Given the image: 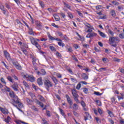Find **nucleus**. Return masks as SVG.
<instances>
[{"instance_id": "nucleus-1", "label": "nucleus", "mask_w": 124, "mask_h": 124, "mask_svg": "<svg viewBox=\"0 0 124 124\" xmlns=\"http://www.w3.org/2000/svg\"><path fill=\"white\" fill-rule=\"evenodd\" d=\"M9 95L10 97L13 98L12 99L13 101L11 103V104H12V103H14V104H18V106L20 108H24L23 104L20 102V99H19L18 96L15 95L14 92H10Z\"/></svg>"}, {"instance_id": "nucleus-2", "label": "nucleus", "mask_w": 124, "mask_h": 124, "mask_svg": "<svg viewBox=\"0 0 124 124\" xmlns=\"http://www.w3.org/2000/svg\"><path fill=\"white\" fill-rule=\"evenodd\" d=\"M120 41L119 38L110 37L109 39V43L113 47H117V42Z\"/></svg>"}, {"instance_id": "nucleus-3", "label": "nucleus", "mask_w": 124, "mask_h": 124, "mask_svg": "<svg viewBox=\"0 0 124 124\" xmlns=\"http://www.w3.org/2000/svg\"><path fill=\"white\" fill-rule=\"evenodd\" d=\"M45 88L46 89V91L49 92L50 87H53V83L49 79H45L44 82Z\"/></svg>"}, {"instance_id": "nucleus-4", "label": "nucleus", "mask_w": 124, "mask_h": 124, "mask_svg": "<svg viewBox=\"0 0 124 124\" xmlns=\"http://www.w3.org/2000/svg\"><path fill=\"white\" fill-rule=\"evenodd\" d=\"M72 93L74 96V100H75L77 103H80V101L78 99L79 98V95H78V93H77V92H76L75 89L72 90Z\"/></svg>"}, {"instance_id": "nucleus-5", "label": "nucleus", "mask_w": 124, "mask_h": 124, "mask_svg": "<svg viewBox=\"0 0 124 124\" xmlns=\"http://www.w3.org/2000/svg\"><path fill=\"white\" fill-rule=\"evenodd\" d=\"M30 40H31V44L35 46V47H36V48H37L38 50H40V48H41L40 46V45H39L38 44V43L36 42V41L35 40V39H34V38H31Z\"/></svg>"}, {"instance_id": "nucleus-6", "label": "nucleus", "mask_w": 124, "mask_h": 124, "mask_svg": "<svg viewBox=\"0 0 124 124\" xmlns=\"http://www.w3.org/2000/svg\"><path fill=\"white\" fill-rule=\"evenodd\" d=\"M24 79H28V81L30 82H34L35 81V78L32 75H25L23 76Z\"/></svg>"}, {"instance_id": "nucleus-7", "label": "nucleus", "mask_w": 124, "mask_h": 124, "mask_svg": "<svg viewBox=\"0 0 124 124\" xmlns=\"http://www.w3.org/2000/svg\"><path fill=\"white\" fill-rule=\"evenodd\" d=\"M12 88L14 91L15 92H18L19 91V86H18V83L17 82H15L12 86Z\"/></svg>"}, {"instance_id": "nucleus-8", "label": "nucleus", "mask_w": 124, "mask_h": 124, "mask_svg": "<svg viewBox=\"0 0 124 124\" xmlns=\"http://www.w3.org/2000/svg\"><path fill=\"white\" fill-rule=\"evenodd\" d=\"M4 55L6 59H7V61H11V57H10V55L7 51L5 50L4 51Z\"/></svg>"}, {"instance_id": "nucleus-9", "label": "nucleus", "mask_w": 124, "mask_h": 124, "mask_svg": "<svg viewBox=\"0 0 124 124\" xmlns=\"http://www.w3.org/2000/svg\"><path fill=\"white\" fill-rule=\"evenodd\" d=\"M96 35H97V34L95 32H90L87 35L86 37L88 38H92V37H94V36H96Z\"/></svg>"}, {"instance_id": "nucleus-10", "label": "nucleus", "mask_w": 124, "mask_h": 124, "mask_svg": "<svg viewBox=\"0 0 124 124\" xmlns=\"http://www.w3.org/2000/svg\"><path fill=\"white\" fill-rule=\"evenodd\" d=\"M35 25L38 28H39V29H40V30H41V28H42V24L40 21L36 20L35 21Z\"/></svg>"}, {"instance_id": "nucleus-11", "label": "nucleus", "mask_w": 124, "mask_h": 124, "mask_svg": "<svg viewBox=\"0 0 124 124\" xmlns=\"http://www.w3.org/2000/svg\"><path fill=\"white\" fill-rule=\"evenodd\" d=\"M37 83L39 86H42L43 85V82H42V78H40L37 79Z\"/></svg>"}, {"instance_id": "nucleus-12", "label": "nucleus", "mask_w": 124, "mask_h": 124, "mask_svg": "<svg viewBox=\"0 0 124 124\" xmlns=\"http://www.w3.org/2000/svg\"><path fill=\"white\" fill-rule=\"evenodd\" d=\"M12 105H13V106H14L15 107H16L19 111H20V112H22L23 113V110L22 109H21L23 108L19 107V105H16V104H14V103H12Z\"/></svg>"}, {"instance_id": "nucleus-13", "label": "nucleus", "mask_w": 124, "mask_h": 124, "mask_svg": "<svg viewBox=\"0 0 124 124\" xmlns=\"http://www.w3.org/2000/svg\"><path fill=\"white\" fill-rule=\"evenodd\" d=\"M0 111L3 113V114H8V110L6 109H4L1 107H0Z\"/></svg>"}, {"instance_id": "nucleus-14", "label": "nucleus", "mask_w": 124, "mask_h": 124, "mask_svg": "<svg viewBox=\"0 0 124 124\" xmlns=\"http://www.w3.org/2000/svg\"><path fill=\"white\" fill-rule=\"evenodd\" d=\"M82 78L83 80H88V79H89V77L86 73H83L82 75Z\"/></svg>"}, {"instance_id": "nucleus-15", "label": "nucleus", "mask_w": 124, "mask_h": 124, "mask_svg": "<svg viewBox=\"0 0 124 124\" xmlns=\"http://www.w3.org/2000/svg\"><path fill=\"white\" fill-rule=\"evenodd\" d=\"M30 58L31 59H32V62L33 64H34V63H35V62H36V59H35V57L32 56V55L31 54V56Z\"/></svg>"}, {"instance_id": "nucleus-16", "label": "nucleus", "mask_w": 124, "mask_h": 124, "mask_svg": "<svg viewBox=\"0 0 124 124\" xmlns=\"http://www.w3.org/2000/svg\"><path fill=\"white\" fill-rule=\"evenodd\" d=\"M98 32H99L100 36H101L102 37H103V38H105V37H106V35L105 34V33L100 31H98Z\"/></svg>"}, {"instance_id": "nucleus-17", "label": "nucleus", "mask_w": 124, "mask_h": 124, "mask_svg": "<svg viewBox=\"0 0 124 124\" xmlns=\"http://www.w3.org/2000/svg\"><path fill=\"white\" fill-rule=\"evenodd\" d=\"M51 79L52 81H53L54 84H55V85H57V84L58 83V79H57V78H56V77H51Z\"/></svg>"}, {"instance_id": "nucleus-18", "label": "nucleus", "mask_w": 124, "mask_h": 124, "mask_svg": "<svg viewBox=\"0 0 124 124\" xmlns=\"http://www.w3.org/2000/svg\"><path fill=\"white\" fill-rule=\"evenodd\" d=\"M53 16L55 19L56 21H59L60 20V16H58V15H54Z\"/></svg>"}, {"instance_id": "nucleus-19", "label": "nucleus", "mask_w": 124, "mask_h": 124, "mask_svg": "<svg viewBox=\"0 0 124 124\" xmlns=\"http://www.w3.org/2000/svg\"><path fill=\"white\" fill-rule=\"evenodd\" d=\"M84 25L86 26V27H88V29H93V27L91 26V24L89 23L86 22L84 23Z\"/></svg>"}, {"instance_id": "nucleus-20", "label": "nucleus", "mask_w": 124, "mask_h": 124, "mask_svg": "<svg viewBox=\"0 0 124 124\" xmlns=\"http://www.w3.org/2000/svg\"><path fill=\"white\" fill-rule=\"evenodd\" d=\"M10 120H11V118L10 117L8 116L7 118H5L4 121L5 123H7V124H9V122H10Z\"/></svg>"}, {"instance_id": "nucleus-21", "label": "nucleus", "mask_w": 124, "mask_h": 124, "mask_svg": "<svg viewBox=\"0 0 124 124\" xmlns=\"http://www.w3.org/2000/svg\"><path fill=\"white\" fill-rule=\"evenodd\" d=\"M59 110L60 111V113H61V115H62V116H63V117L65 118V117H66V115H65L64 114V112H63V110H62V109L61 108H59Z\"/></svg>"}, {"instance_id": "nucleus-22", "label": "nucleus", "mask_w": 124, "mask_h": 124, "mask_svg": "<svg viewBox=\"0 0 124 124\" xmlns=\"http://www.w3.org/2000/svg\"><path fill=\"white\" fill-rule=\"evenodd\" d=\"M110 14H111V16H112V17H115V16H116V12L115 11V10H112L110 12Z\"/></svg>"}, {"instance_id": "nucleus-23", "label": "nucleus", "mask_w": 124, "mask_h": 124, "mask_svg": "<svg viewBox=\"0 0 124 124\" xmlns=\"http://www.w3.org/2000/svg\"><path fill=\"white\" fill-rule=\"evenodd\" d=\"M111 3H112V4H113V5H120V3H119V2H118L116 0L112 1Z\"/></svg>"}, {"instance_id": "nucleus-24", "label": "nucleus", "mask_w": 124, "mask_h": 124, "mask_svg": "<svg viewBox=\"0 0 124 124\" xmlns=\"http://www.w3.org/2000/svg\"><path fill=\"white\" fill-rule=\"evenodd\" d=\"M16 69H18V70H22V66H21V65L19 64H18L16 65Z\"/></svg>"}, {"instance_id": "nucleus-25", "label": "nucleus", "mask_w": 124, "mask_h": 124, "mask_svg": "<svg viewBox=\"0 0 124 124\" xmlns=\"http://www.w3.org/2000/svg\"><path fill=\"white\" fill-rule=\"evenodd\" d=\"M72 58H73V61H75L76 62H78V59H77V57L75 56V55H72Z\"/></svg>"}, {"instance_id": "nucleus-26", "label": "nucleus", "mask_w": 124, "mask_h": 124, "mask_svg": "<svg viewBox=\"0 0 124 124\" xmlns=\"http://www.w3.org/2000/svg\"><path fill=\"white\" fill-rule=\"evenodd\" d=\"M37 104L41 106V107L43 108L44 106V105H43V103H41L40 101L37 100L36 102Z\"/></svg>"}, {"instance_id": "nucleus-27", "label": "nucleus", "mask_w": 124, "mask_h": 124, "mask_svg": "<svg viewBox=\"0 0 124 124\" xmlns=\"http://www.w3.org/2000/svg\"><path fill=\"white\" fill-rule=\"evenodd\" d=\"M46 71H45V70L42 69L41 70V75L44 76L46 75Z\"/></svg>"}, {"instance_id": "nucleus-28", "label": "nucleus", "mask_w": 124, "mask_h": 124, "mask_svg": "<svg viewBox=\"0 0 124 124\" xmlns=\"http://www.w3.org/2000/svg\"><path fill=\"white\" fill-rule=\"evenodd\" d=\"M62 38H63L64 40H65V41H68L69 40V39L68 38L67 36H66V35H64L63 36V37H62Z\"/></svg>"}, {"instance_id": "nucleus-29", "label": "nucleus", "mask_w": 124, "mask_h": 124, "mask_svg": "<svg viewBox=\"0 0 124 124\" xmlns=\"http://www.w3.org/2000/svg\"><path fill=\"white\" fill-rule=\"evenodd\" d=\"M73 109L76 110H77L78 109V105H77L76 104H74L73 105Z\"/></svg>"}, {"instance_id": "nucleus-30", "label": "nucleus", "mask_w": 124, "mask_h": 124, "mask_svg": "<svg viewBox=\"0 0 124 124\" xmlns=\"http://www.w3.org/2000/svg\"><path fill=\"white\" fill-rule=\"evenodd\" d=\"M5 5L8 10H10V9H11V6L9 5L8 3H5Z\"/></svg>"}, {"instance_id": "nucleus-31", "label": "nucleus", "mask_w": 124, "mask_h": 124, "mask_svg": "<svg viewBox=\"0 0 124 124\" xmlns=\"http://www.w3.org/2000/svg\"><path fill=\"white\" fill-rule=\"evenodd\" d=\"M108 33L109 34H110V35H111L112 36H114V32H113V31H111V30L108 29Z\"/></svg>"}, {"instance_id": "nucleus-32", "label": "nucleus", "mask_w": 124, "mask_h": 124, "mask_svg": "<svg viewBox=\"0 0 124 124\" xmlns=\"http://www.w3.org/2000/svg\"><path fill=\"white\" fill-rule=\"evenodd\" d=\"M63 4L64 6H65V7H66L67 8H68V9H70V8H71V7L68 5V4H67L66 3L63 2Z\"/></svg>"}, {"instance_id": "nucleus-33", "label": "nucleus", "mask_w": 124, "mask_h": 124, "mask_svg": "<svg viewBox=\"0 0 124 124\" xmlns=\"http://www.w3.org/2000/svg\"><path fill=\"white\" fill-rule=\"evenodd\" d=\"M29 30V34H33V31H32V28H31L29 27V28H28Z\"/></svg>"}, {"instance_id": "nucleus-34", "label": "nucleus", "mask_w": 124, "mask_h": 124, "mask_svg": "<svg viewBox=\"0 0 124 124\" xmlns=\"http://www.w3.org/2000/svg\"><path fill=\"white\" fill-rule=\"evenodd\" d=\"M49 49H50V50L52 51H57V49H56V48H55V47H54L53 46H50Z\"/></svg>"}, {"instance_id": "nucleus-35", "label": "nucleus", "mask_w": 124, "mask_h": 124, "mask_svg": "<svg viewBox=\"0 0 124 124\" xmlns=\"http://www.w3.org/2000/svg\"><path fill=\"white\" fill-rule=\"evenodd\" d=\"M77 13L78 14L79 16H80V17H82V18H83L84 17V16L83 15V14H82V13H81L80 11H77Z\"/></svg>"}, {"instance_id": "nucleus-36", "label": "nucleus", "mask_w": 124, "mask_h": 124, "mask_svg": "<svg viewBox=\"0 0 124 124\" xmlns=\"http://www.w3.org/2000/svg\"><path fill=\"white\" fill-rule=\"evenodd\" d=\"M102 8H103V7L100 5L96 6V9H97V10H98L99 9H102Z\"/></svg>"}, {"instance_id": "nucleus-37", "label": "nucleus", "mask_w": 124, "mask_h": 124, "mask_svg": "<svg viewBox=\"0 0 124 124\" xmlns=\"http://www.w3.org/2000/svg\"><path fill=\"white\" fill-rule=\"evenodd\" d=\"M31 109H32V110H33L34 111H35L36 112H37V111H38V109H37V108H36L34 106H32L31 107Z\"/></svg>"}, {"instance_id": "nucleus-38", "label": "nucleus", "mask_w": 124, "mask_h": 124, "mask_svg": "<svg viewBox=\"0 0 124 124\" xmlns=\"http://www.w3.org/2000/svg\"><path fill=\"white\" fill-rule=\"evenodd\" d=\"M27 102L28 104H29L30 105H31V103H32V101H31V99H27Z\"/></svg>"}, {"instance_id": "nucleus-39", "label": "nucleus", "mask_w": 124, "mask_h": 124, "mask_svg": "<svg viewBox=\"0 0 124 124\" xmlns=\"http://www.w3.org/2000/svg\"><path fill=\"white\" fill-rule=\"evenodd\" d=\"M56 55L57 58H62V54H61L60 53V52L57 51L56 53Z\"/></svg>"}, {"instance_id": "nucleus-40", "label": "nucleus", "mask_w": 124, "mask_h": 124, "mask_svg": "<svg viewBox=\"0 0 124 124\" xmlns=\"http://www.w3.org/2000/svg\"><path fill=\"white\" fill-rule=\"evenodd\" d=\"M68 103L70 105V108H71V107L72 106V104H73V102H72V100L71 99L70 101H68Z\"/></svg>"}, {"instance_id": "nucleus-41", "label": "nucleus", "mask_w": 124, "mask_h": 124, "mask_svg": "<svg viewBox=\"0 0 124 124\" xmlns=\"http://www.w3.org/2000/svg\"><path fill=\"white\" fill-rule=\"evenodd\" d=\"M48 37L50 39V40H55V38L54 37L51 36L50 34L48 35Z\"/></svg>"}, {"instance_id": "nucleus-42", "label": "nucleus", "mask_w": 124, "mask_h": 124, "mask_svg": "<svg viewBox=\"0 0 124 124\" xmlns=\"http://www.w3.org/2000/svg\"><path fill=\"white\" fill-rule=\"evenodd\" d=\"M58 45L62 46V47H64V46H65V45L62 42H58Z\"/></svg>"}, {"instance_id": "nucleus-43", "label": "nucleus", "mask_w": 124, "mask_h": 124, "mask_svg": "<svg viewBox=\"0 0 124 124\" xmlns=\"http://www.w3.org/2000/svg\"><path fill=\"white\" fill-rule=\"evenodd\" d=\"M23 84L24 86H25V87H26V88H29V84L27 83V82L23 81Z\"/></svg>"}, {"instance_id": "nucleus-44", "label": "nucleus", "mask_w": 124, "mask_h": 124, "mask_svg": "<svg viewBox=\"0 0 124 124\" xmlns=\"http://www.w3.org/2000/svg\"><path fill=\"white\" fill-rule=\"evenodd\" d=\"M39 4L41 6L42 8H44V4L43 3V2H42V1H39Z\"/></svg>"}, {"instance_id": "nucleus-45", "label": "nucleus", "mask_w": 124, "mask_h": 124, "mask_svg": "<svg viewBox=\"0 0 124 124\" xmlns=\"http://www.w3.org/2000/svg\"><path fill=\"white\" fill-rule=\"evenodd\" d=\"M68 17L70 18V19L73 18V15L71 13H68Z\"/></svg>"}, {"instance_id": "nucleus-46", "label": "nucleus", "mask_w": 124, "mask_h": 124, "mask_svg": "<svg viewBox=\"0 0 124 124\" xmlns=\"http://www.w3.org/2000/svg\"><path fill=\"white\" fill-rule=\"evenodd\" d=\"M98 71L99 72H100L101 71H106V68H101L99 70H98Z\"/></svg>"}, {"instance_id": "nucleus-47", "label": "nucleus", "mask_w": 124, "mask_h": 124, "mask_svg": "<svg viewBox=\"0 0 124 124\" xmlns=\"http://www.w3.org/2000/svg\"><path fill=\"white\" fill-rule=\"evenodd\" d=\"M65 97H66V98L67 99V102H68V101H69L70 100H71V99H70V97H69V95H68V94H66L65 95Z\"/></svg>"}, {"instance_id": "nucleus-48", "label": "nucleus", "mask_w": 124, "mask_h": 124, "mask_svg": "<svg viewBox=\"0 0 124 124\" xmlns=\"http://www.w3.org/2000/svg\"><path fill=\"white\" fill-rule=\"evenodd\" d=\"M102 61H103V62H104L105 63H106V62H108V59L105 58H103L102 59Z\"/></svg>"}, {"instance_id": "nucleus-49", "label": "nucleus", "mask_w": 124, "mask_h": 124, "mask_svg": "<svg viewBox=\"0 0 124 124\" xmlns=\"http://www.w3.org/2000/svg\"><path fill=\"white\" fill-rule=\"evenodd\" d=\"M95 120H96V123H97V124H100L101 123L100 119H99L98 117L95 118Z\"/></svg>"}, {"instance_id": "nucleus-50", "label": "nucleus", "mask_w": 124, "mask_h": 124, "mask_svg": "<svg viewBox=\"0 0 124 124\" xmlns=\"http://www.w3.org/2000/svg\"><path fill=\"white\" fill-rule=\"evenodd\" d=\"M108 113L110 117H114V114H113V112H112V111H109Z\"/></svg>"}, {"instance_id": "nucleus-51", "label": "nucleus", "mask_w": 124, "mask_h": 124, "mask_svg": "<svg viewBox=\"0 0 124 124\" xmlns=\"http://www.w3.org/2000/svg\"><path fill=\"white\" fill-rule=\"evenodd\" d=\"M7 79L8 81H10V82H11V83H13V81H12V78L10 76L7 77Z\"/></svg>"}, {"instance_id": "nucleus-52", "label": "nucleus", "mask_w": 124, "mask_h": 124, "mask_svg": "<svg viewBox=\"0 0 124 124\" xmlns=\"http://www.w3.org/2000/svg\"><path fill=\"white\" fill-rule=\"evenodd\" d=\"M94 94H95L96 95H101L102 94V93H100L98 92H94Z\"/></svg>"}, {"instance_id": "nucleus-53", "label": "nucleus", "mask_w": 124, "mask_h": 124, "mask_svg": "<svg viewBox=\"0 0 124 124\" xmlns=\"http://www.w3.org/2000/svg\"><path fill=\"white\" fill-rule=\"evenodd\" d=\"M96 102L98 106H101V102H100V101L97 100H96Z\"/></svg>"}, {"instance_id": "nucleus-54", "label": "nucleus", "mask_w": 124, "mask_h": 124, "mask_svg": "<svg viewBox=\"0 0 124 124\" xmlns=\"http://www.w3.org/2000/svg\"><path fill=\"white\" fill-rule=\"evenodd\" d=\"M111 101L112 103L115 104V103H116V99H115L114 97H112L111 98Z\"/></svg>"}, {"instance_id": "nucleus-55", "label": "nucleus", "mask_w": 124, "mask_h": 124, "mask_svg": "<svg viewBox=\"0 0 124 124\" xmlns=\"http://www.w3.org/2000/svg\"><path fill=\"white\" fill-rule=\"evenodd\" d=\"M85 114L86 117H87L88 118H90V119H92V116H91L89 112H85Z\"/></svg>"}, {"instance_id": "nucleus-56", "label": "nucleus", "mask_w": 124, "mask_h": 124, "mask_svg": "<svg viewBox=\"0 0 124 124\" xmlns=\"http://www.w3.org/2000/svg\"><path fill=\"white\" fill-rule=\"evenodd\" d=\"M81 105H82V107H86V103H85L84 101H81Z\"/></svg>"}, {"instance_id": "nucleus-57", "label": "nucleus", "mask_w": 124, "mask_h": 124, "mask_svg": "<svg viewBox=\"0 0 124 124\" xmlns=\"http://www.w3.org/2000/svg\"><path fill=\"white\" fill-rule=\"evenodd\" d=\"M0 81L2 82V83L5 84V85L6 84V82H5V80H4V78H1Z\"/></svg>"}, {"instance_id": "nucleus-58", "label": "nucleus", "mask_w": 124, "mask_h": 124, "mask_svg": "<svg viewBox=\"0 0 124 124\" xmlns=\"http://www.w3.org/2000/svg\"><path fill=\"white\" fill-rule=\"evenodd\" d=\"M80 88H81V83H78L76 87L77 90H80Z\"/></svg>"}, {"instance_id": "nucleus-59", "label": "nucleus", "mask_w": 124, "mask_h": 124, "mask_svg": "<svg viewBox=\"0 0 124 124\" xmlns=\"http://www.w3.org/2000/svg\"><path fill=\"white\" fill-rule=\"evenodd\" d=\"M118 9L119 11H121V10H124V7L119 6L118 7Z\"/></svg>"}, {"instance_id": "nucleus-60", "label": "nucleus", "mask_w": 124, "mask_h": 124, "mask_svg": "<svg viewBox=\"0 0 124 124\" xmlns=\"http://www.w3.org/2000/svg\"><path fill=\"white\" fill-rule=\"evenodd\" d=\"M83 46L84 48H89L90 47V45H89L88 44H83Z\"/></svg>"}, {"instance_id": "nucleus-61", "label": "nucleus", "mask_w": 124, "mask_h": 124, "mask_svg": "<svg viewBox=\"0 0 124 124\" xmlns=\"http://www.w3.org/2000/svg\"><path fill=\"white\" fill-rule=\"evenodd\" d=\"M98 112L99 114H100V115H102V114L103 113L102 110H101V109H100V108H98Z\"/></svg>"}, {"instance_id": "nucleus-62", "label": "nucleus", "mask_w": 124, "mask_h": 124, "mask_svg": "<svg viewBox=\"0 0 124 124\" xmlns=\"http://www.w3.org/2000/svg\"><path fill=\"white\" fill-rule=\"evenodd\" d=\"M58 34L59 36H60L61 37H62L63 36V34H62V32H58Z\"/></svg>"}, {"instance_id": "nucleus-63", "label": "nucleus", "mask_w": 124, "mask_h": 124, "mask_svg": "<svg viewBox=\"0 0 124 124\" xmlns=\"http://www.w3.org/2000/svg\"><path fill=\"white\" fill-rule=\"evenodd\" d=\"M119 37L120 38H124V33H121L119 34Z\"/></svg>"}, {"instance_id": "nucleus-64", "label": "nucleus", "mask_w": 124, "mask_h": 124, "mask_svg": "<svg viewBox=\"0 0 124 124\" xmlns=\"http://www.w3.org/2000/svg\"><path fill=\"white\" fill-rule=\"evenodd\" d=\"M120 123L121 124H124V120L122 119L120 121Z\"/></svg>"}]
</instances>
